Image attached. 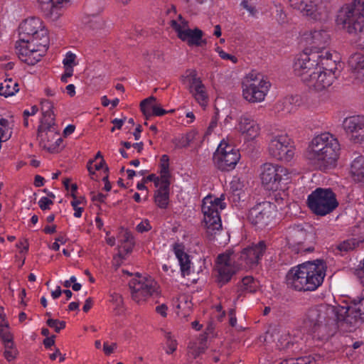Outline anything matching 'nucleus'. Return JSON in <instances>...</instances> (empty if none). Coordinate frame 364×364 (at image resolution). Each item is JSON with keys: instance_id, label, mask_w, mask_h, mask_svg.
<instances>
[{"instance_id": "nucleus-47", "label": "nucleus", "mask_w": 364, "mask_h": 364, "mask_svg": "<svg viewBox=\"0 0 364 364\" xmlns=\"http://www.w3.org/2000/svg\"><path fill=\"white\" fill-rule=\"evenodd\" d=\"M229 326L235 327L238 331L243 330L242 326H237V318L235 317L234 309H229Z\"/></svg>"}, {"instance_id": "nucleus-34", "label": "nucleus", "mask_w": 364, "mask_h": 364, "mask_svg": "<svg viewBox=\"0 0 364 364\" xmlns=\"http://www.w3.org/2000/svg\"><path fill=\"white\" fill-rule=\"evenodd\" d=\"M350 173L355 181L364 183V156L354 158L350 165Z\"/></svg>"}, {"instance_id": "nucleus-43", "label": "nucleus", "mask_w": 364, "mask_h": 364, "mask_svg": "<svg viewBox=\"0 0 364 364\" xmlns=\"http://www.w3.org/2000/svg\"><path fill=\"white\" fill-rule=\"evenodd\" d=\"M240 158L241 155L239 149L233 148L229 151V171L235 168Z\"/></svg>"}, {"instance_id": "nucleus-11", "label": "nucleus", "mask_w": 364, "mask_h": 364, "mask_svg": "<svg viewBox=\"0 0 364 364\" xmlns=\"http://www.w3.org/2000/svg\"><path fill=\"white\" fill-rule=\"evenodd\" d=\"M259 178L264 189L276 191L288 183L290 173L281 165L265 163L260 167Z\"/></svg>"}, {"instance_id": "nucleus-42", "label": "nucleus", "mask_w": 364, "mask_h": 364, "mask_svg": "<svg viewBox=\"0 0 364 364\" xmlns=\"http://www.w3.org/2000/svg\"><path fill=\"white\" fill-rule=\"evenodd\" d=\"M164 337L166 338V344L168 347L166 353H173L177 348L176 340L173 338L171 332L164 331Z\"/></svg>"}, {"instance_id": "nucleus-19", "label": "nucleus", "mask_w": 364, "mask_h": 364, "mask_svg": "<svg viewBox=\"0 0 364 364\" xmlns=\"http://www.w3.org/2000/svg\"><path fill=\"white\" fill-rule=\"evenodd\" d=\"M53 105L50 101L44 100L41 102V110L43 118L41 124L38 128V137L41 139V144L44 143L46 136L54 137L58 134L53 131L51 128L55 124V117L53 113Z\"/></svg>"}, {"instance_id": "nucleus-46", "label": "nucleus", "mask_w": 364, "mask_h": 364, "mask_svg": "<svg viewBox=\"0 0 364 364\" xmlns=\"http://www.w3.org/2000/svg\"><path fill=\"white\" fill-rule=\"evenodd\" d=\"M87 23H88V26L91 29L95 30V29H98L102 27V21L99 16H95L92 14V18L91 20H90L87 22Z\"/></svg>"}, {"instance_id": "nucleus-35", "label": "nucleus", "mask_w": 364, "mask_h": 364, "mask_svg": "<svg viewBox=\"0 0 364 364\" xmlns=\"http://www.w3.org/2000/svg\"><path fill=\"white\" fill-rule=\"evenodd\" d=\"M363 242V240H360V238L351 237L340 242L336 246V250H338V252H339L341 254L346 253L355 250Z\"/></svg>"}, {"instance_id": "nucleus-59", "label": "nucleus", "mask_w": 364, "mask_h": 364, "mask_svg": "<svg viewBox=\"0 0 364 364\" xmlns=\"http://www.w3.org/2000/svg\"><path fill=\"white\" fill-rule=\"evenodd\" d=\"M122 241L124 244L134 243V239L132 233L129 231H125L122 235Z\"/></svg>"}, {"instance_id": "nucleus-6", "label": "nucleus", "mask_w": 364, "mask_h": 364, "mask_svg": "<svg viewBox=\"0 0 364 364\" xmlns=\"http://www.w3.org/2000/svg\"><path fill=\"white\" fill-rule=\"evenodd\" d=\"M225 200V194L220 198H213L208 196L203 200L201 210L203 213V223L208 236L213 237L222 229V223L219 210H224L226 204L222 202Z\"/></svg>"}, {"instance_id": "nucleus-53", "label": "nucleus", "mask_w": 364, "mask_h": 364, "mask_svg": "<svg viewBox=\"0 0 364 364\" xmlns=\"http://www.w3.org/2000/svg\"><path fill=\"white\" fill-rule=\"evenodd\" d=\"M63 139L60 137H58L56 139L55 144H50L49 140L48 139V143H44L43 147L47 149L50 152H55L57 149V148L60 146V144L62 143Z\"/></svg>"}, {"instance_id": "nucleus-41", "label": "nucleus", "mask_w": 364, "mask_h": 364, "mask_svg": "<svg viewBox=\"0 0 364 364\" xmlns=\"http://www.w3.org/2000/svg\"><path fill=\"white\" fill-rule=\"evenodd\" d=\"M94 160H90L87 163V168L90 175L95 174V171H98L105 167V172L108 173L109 168L105 164L104 159L95 164H93Z\"/></svg>"}, {"instance_id": "nucleus-24", "label": "nucleus", "mask_w": 364, "mask_h": 364, "mask_svg": "<svg viewBox=\"0 0 364 364\" xmlns=\"http://www.w3.org/2000/svg\"><path fill=\"white\" fill-rule=\"evenodd\" d=\"M235 128L249 139H254L259 135V127L257 123L247 114H243L237 120Z\"/></svg>"}, {"instance_id": "nucleus-33", "label": "nucleus", "mask_w": 364, "mask_h": 364, "mask_svg": "<svg viewBox=\"0 0 364 364\" xmlns=\"http://www.w3.org/2000/svg\"><path fill=\"white\" fill-rule=\"evenodd\" d=\"M169 184L161 183L160 187L156 191L154 194V202L157 206L161 209H166L169 202Z\"/></svg>"}, {"instance_id": "nucleus-5", "label": "nucleus", "mask_w": 364, "mask_h": 364, "mask_svg": "<svg viewBox=\"0 0 364 364\" xmlns=\"http://www.w3.org/2000/svg\"><path fill=\"white\" fill-rule=\"evenodd\" d=\"M337 54L326 52L323 63H320L316 70L310 77L305 76V84L316 91H321L330 87L336 79L335 72L337 70Z\"/></svg>"}, {"instance_id": "nucleus-64", "label": "nucleus", "mask_w": 364, "mask_h": 364, "mask_svg": "<svg viewBox=\"0 0 364 364\" xmlns=\"http://www.w3.org/2000/svg\"><path fill=\"white\" fill-rule=\"evenodd\" d=\"M45 179L43 177L36 175L34 178V186L36 187H41L44 185Z\"/></svg>"}, {"instance_id": "nucleus-23", "label": "nucleus", "mask_w": 364, "mask_h": 364, "mask_svg": "<svg viewBox=\"0 0 364 364\" xmlns=\"http://www.w3.org/2000/svg\"><path fill=\"white\" fill-rule=\"evenodd\" d=\"M244 181L240 178L233 177L230 183L229 203L232 206L241 208L245 205V200L247 197L244 190Z\"/></svg>"}, {"instance_id": "nucleus-8", "label": "nucleus", "mask_w": 364, "mask_h": 364, "mask_svg": "<svg viewBox=\"0 0 364 364\" xmlns=\"http://www.w3.org/2000/svg\"><path fill=\"white\" fill-rule=\"evenodd\" d=\"M266 250L267 245L264 241L262 240L258 243H253L241 251L239 261L235 266L232 267L231 260L234 251L229 248V280L230 277L235 274L237 270L252 268L257 266L262 260Z\"/></svg>"}, {"instance_id": "nucleus-56", "label": "nucleus", "mask_w": 364, "mask_h": 364, "mask_svg": "<svg viewBox=\"0 0 364 364\" xmlns=\"http://www.w3.org/2000/svg\"><path fill=\"white\" fill-rule=\"evenodd\" d=\"M144 183H146V181H153L154 183V185L156 187H160L161 185V179L160 176H156L155 174L151 173L146 178L143 179Z\"/></svg>"}, {"instance_id": "nucleus-10", "label": "nucleus", "mask_w": 364, "mask_h": 364, "mask_svg": "<svg viewBox=\"0 0 364 364\" xmlns=\"http://www.w3.org/2000/svg\"><path fill=\"white\" fill-rule=\"evenodd\" d=\"M271 83L262 74L254 71L246 75L242 82V95L250 102H262L269 90Z\"/></svg>"}, {"instance_id": "nucleus-29", "label": "nucleus", "mask_w": 364, "mask_h": 364, "mask_svg": "<svg viewBox=\"0 0 364 364\" xmlns=\"http://www.w3.org/2000/svg\"><path fill=\"white\" fill-rule=\"evenodd\" d=\"M348 65L355 77L364 80V55L359 53L352 54L348 59Z\"/></svg>"}, {"instance_id": "nucleus-51", "label": "nucleus", "mask_w": 364, "mask_h": 364, "mask_svg": "<svg viewBox=\"0 0 364 364\" xmlns=\"http://www.w3.org/2000/svg\"><path fill=\"white\" fill-rule=\"evenodd\" d=\"M277 6V19L280 24L284 23L287 21V17L286 14L284 12L282 7L279 6Z\"/></svg>"}, {"instance_id": "nucleus-26", "label": "nucleus", "mask_w": 364, "mask_h": 364, "mask_svg": "<svg viewBox=\"0 0 364 364\" xmlns=\"http://www.w3.org/2000/svg\"><path fill=\"white\" fill-rule=\"evenodd\" d=\"M214 273L218 285L221 287L228 283V252L220 254L215 260Z\"/></svg>"}, {"instance_id": "nucleus-62", "label": "nucleus", "mask_w": 364, "mask_h": 364, "mask_svg": "<svg viewBox=\"0 0 364 364\" xmlns=\"http://www.w3.org/2000/svg\"><path fill=\"white\" fill-rule=\"evenodd\" d=\"M38 107L36 105H33L31 107V110L26 109L23 111V117H28L29 116L34 115L38 112Z\"/></svg>"}, {"instance_id": "nucleus-55", "label": "nucleus", "mask_w": 364, "mask_h": 364, "mask_svg": "<svg viewBox=\"0 0 364 364\" xmlns=\"http://www.w3.org/2000/svg\"><path fill=\"white\" fill-rule=\"evenodd\" d=\"M117 348V343H112L109 345L107 342H105L103 345V351L107 355L112 354L114 350Z\"/></svg>"}, {"instance_id": "nucleus-17", "label": "nucleus", "mask_w": 364, "mask_h": 364, "mask_svg": "<svg viewBox=\"0 0 364 364\" xmlns=\"http://www.w3.org/2000/svg\"><path fill=\"white\" fill-rule=\"evenodd\" d=\"M129 287L132 299L136 302L152 296L157 289L156 282L151 277H142L139 274L129 281Z\"/></svg>"}, {"instance_id": "nucleus-61", "label": "nucleus", "mask_w": 364, "mask_h": 364, "mask_svg": "<svg viewBox=\"0 0 364 364\" xmlns=\"http://www.w3.org/2000/svg\"><path fill=\"white\" fill-rule=\"evenodd\" d=\"M55 336L54 335L50 337L46 338L43 342L45 348H48L53 346L55 344Z\"/></svg>"}, {"instance_id": "nucleus-54", "label": "nucleus", "mask_w": 364, "mask_h": 364, "mask_svg": "<svg viewBox=\"0 0 364 364\" xmlns=\"http://www.w3.org/2000/svg\"><path fill=\"white\" fill-rule=\"evenodd\" d=\"M136 229L139 232L142 233L150 230L151 229V226L148 220H144L137 225Z\"/></svg>"}, {"instance_id": "nucleus-28", "label": "nucleus", "mask_w": 364, "mask_h": 364, "mask_svg": "<svg viewBox=\"0 0 364 364\" xmlns=\"http://www.w3.org/2000/svg\"><path fill=\"white\" fill-rule=\"evenodd\" d=\"M67 3H65L66 4ZM40 9L46 18L51 21H57L64 12V3L58 4V1L40 6Z\"/></svg>"}, {"instance_id": "nucleus-60", "label": "nucleus", "mask_w": 364, "mask_h": 364, "mask_svg": "<svg viewBox=\"0 0 364 364\" xmlns=\"http://www.w3.org/2000/svg\"><path fill=\"white\" fill-rule=\"evenodd\" d=\"M168 307L166 304H163L156 307V311L160 314L162 317L165 318L167 316Z\"/></svg>"}, {"instance_id": "nucleus-7", "label": "nucleus", "mask_w": 364, "mask_h": 364, "mask_svg": "<svg viewBox=\"0 0 364 364\" xmlns=\"http://www.w3.org/2000/svg\"><path fill=\"white\" fill-rule=\"evenodd\" d=\"M310 210L318 216H325L336 210L339 203L336 193L330 188H316L307 197Z\"/></svg>"}, {"instance_id": "nucleus-25", "label": "nucleus", "mask_w": 364, "mask_h": 364, "mask_svg": "<svg viewBox=\"0 0 364 364\" xmlns=\"http://www.w3.org/2000/svg\"><path fill=\"white\" fill-rule=\"evenodd\" d=\"M191 77L190 92L200 106L205 107L208 102V96L205 87L200 79L196 77V71L191 73Z\"/></svg>"}, {"instance_id": "nucleus-16", "label": "nucleus", "mask_w": 364, "mask_h": 364, "mask_svg": "<svg viewBox=\"0 0 364 364\" xmlns=\"http://www.w3.org/2000/svg\"><path fill=\"white\" fill-rule=\"evenodd\" d=\"M268 151L272 157L285 162L290 161L294 155L291 139L286 134L272 136L269 143Z\"/></svg>"}, {"instance_id": "nucleus-52", "label": "nucleus", "mask_w": 364, "mask_h": 364, "mask_svg": "<svg viewBox=\"0 0 364 364\" xmlns=\"http://www.w3.org/2000/svg\"><path fill=\"white\" fill-rule=\"evenodd\" d=\"M76 58V55L72 53H68L63 63L64 68H73L74 61Z\"/></svg>"}, {"instance_id": "nucleus-48", "label": "nucleus", "mask_w": 364, "mask_h": 364, "mask_svg": "<svg viewBox=\"0 0 364 364\" xmlns=\"http://www.w3.org/2000/svg\"><path fill=\"white\" fill-rule=\"evenodd\" d=\"M81 203V200L78 199H75L71 201V205L73 208L75 213L74 216L75 218H80L82 216V213L83 211V208L78 207V205Z\"/></svg>"}, {"instance_id": "nucleus-58", "label": "nucleus", "mask_w": 364, "mask_h": 364, "mask_svg": "<svg viewBox=\"0 0 364 364\" xmlns=\"http://www.w3.org/2000/svg\"><path fill=\"white\" fill-rule=\"evenodd\" d=\"M110 301L115 304L117 306H120L121 304H122L123 299L122 296L120 294L114 292L110 294Z\"/></svg>"}, {"instance_id": "nucleus-49", "label": "nucleus", "mask_w": 364, "mask_h": 364, "mask_svg": "<svg viewBox=\"0 0 364 364\" xmlns=\"http://www.w3.org/2000/svg\"><path fill=\"white\" fill-rule=\"evenodd\" d=\"M52 204L53 200L47 197H42L38 201V205L42 210H49L50 205Z\"/></svg>"}, {"instance_id": "nucleus-45", "label": "nucleus", "mask_w": 364, "mask_h": 364, "mask_svg": "<svg viewBox=\"0 0 364 364\" xmlns=\"http://www.w3.org/2000/svg\"><path fill=\"white\" fill-rule=\"evenodd\" d=\"M46 324L49 327L53 328L56 333H59L61 329H63L65 328L66 323H65V321H59L58 319L48 318L46 321Z\"/></svg>"}, {"instance_id": "nucleus-18", "label": "nucleus", "mask_w": 364, "mask_h": 364, "mask_svg": "<svg viewBox=\"0 0 364 364\" xmlns=\"http://www.w3.org/2000/svg\"><path fill=\"white\" fill-rule=\"evenodd\" d=\"M275 209L276 205L274 204L269 201H264L250 210L248 220L258 228H263L274 219Z\"/></svg>"}, {"instance_id": "nucleus-15", "label": "nucleus", "mask_w": 364, "mask_h": 364, "mask_svg": "<svg viewBox=\"0 0 364 364\" xmlns=\"http://www.w3.org/2000/svg\"><path fill=\"white\" fill-rule=\"evenodd\" d=\"M49 40L46 43L42 41L16 43V53L19 59L29 65L39 62L47 52Z\"/></svg>"}, {"instance_id": "nucleus-31", "label": "nucleus", "mask_w": 364, "mask_h": 364, "mask_svg": "<svg viewBox=\"0 0 364 364\" xmlns=\"http://www.w3.org/2000/svg\"><path fill=\"white\" fill-rule=\"evenodd\" d=\"M156 100V98L154 96H151L148 98L144 99L142 100L140 103V109L141 112L148 117L149 116L154 115V116H163L168 112H173L174 110L171 109L170 111H166L164 109L157 106V105H153L151 107L152 108V113L150 114L147 112V108L149 107L153 102H154Z\"/></svg>"}, {"instance_id": "nucleus-38", "label": "nucleus", "mask_w": 364, "mask_h": 364, "mask_svg": "<svg viewBox=\"0 0 364 364\" xmlns=\"http://www.w3.org/2000/svg\"><path fill=\"white\" fill-rule=\"evenodd\" d=\"M0 338L4 343L6 348H11L13 346V336L9 330V323H0Z\"/></svg>"}, {"instance_id": "nucleus-22", "label": "nucleus", "mask_w": 364, "mask_h": 364, "mask_svg": "<svg viewBox=\"0 0 364 364\" xmlns=\"http://www.w3.org/2000/svg\"><path fill=\"white\" fill-rule=\"evenodd\" d=\"M343 125L354 143H360L364 140V116L357 115L347 117L343 121Z\"/></svg>"}, {"instance_id": "nucleus-13", "label": "nucleus", "mask_w": 364, "mask_h": 364, "mask_svg": "<svg viewBox=\"0 0 364 364\" xmlns=\"http://www.w3.org/2000/svg\"><path fill=\"white\" fill-rule=\"evenodd\" d=\"M323 51H313L312 49L305 48L296 58L293 68L294 74L301 77L305 83V76L310 77L320 63H323Z\"/></svg>"}, {"instance_id": "nucleus-40", "label": "nucleus", "mask_w": 364, "mask_h": 364, "mask_svg": "<svg viewBox=\"0 0 364 364\" xmlns=\"http://www.w3.org/2000/svg\"><path fill=\"white\" fill-rule=\"evenodd\" d=\"M240 6L245 10L247 16L252 18H257L259 11L256 8V4L253 0H242Z\"/></svg>"}, {"instance_id": "nucleus-12", "label": "nucleus", "mask_w": 364, "mask_h": 364, "mask_svg": "<svg viewBox=\"0 0 364 364\" xmlns=\"http://www.w3.org/2000/svg\"><path fill=\"white\" fill-rule=\"evenodd\" d=\"M289 6L308 21L325 22L329 18V9L321 0H289Z\"/></svg>"}, {"instance_id": "nucleus-14", "label": "nucleus", "mask_w": 364, "mask_h": 364, "mask_svg": "<svg viewBox=\"0 0 364 364\" xmlns=\"http://www.w3.org/2000/svg\"><path fill=\"white\" fill-rule=\"evenodd\" d=\"M19 40L16 43H25L30 42L49 40L48 31L43 25L42 21L36 17H31L23 21L18 27Z\"/></svg>"}, {"instance_id": "nucleus-36", "label": "nucleus", "mask_w": 364, "mask_h": 364, "mask_svg": "<svg viewBox=\"0 0 364 364\" xmlns=\"http://www.w3.org/2000/svg\"><path fill=\"white\" fill-rule=\"evenodd\" d=\"M259 288V282L252 277H245L239 285V289L242 292L255 293Z\"/></svg>"}, {"instance_id": "nucleus-21", "label": "nucleus", "mask_w": 364, "mask_h": 364, "mask_svg": "<svg viewBox=\"0 0 364 364\" xmlns=\"http://www.w3.org/2000/svg\"><path fill=\"white\" fill-rule=\"evenodd\" d=\"M308 47L306 48L312 49L313 51H323V55H326V46L328 44L330 36L326 30H314L309 33H304L303 36Z\"/></svg>"}, {"instance_id": "nucleus-50", "label": "nucleus", "mask_w": 364, "mask_h": 364, "mask_svg": "<svg viewBox=\"0 0 364 364\" xmlns=\"http://www.w3.org/2000/svg\"><path fill=\"white\" fill-rule=\"evenodd\" d=\"M218 110V109H216ZM218 120V112H215V115L212 117L211 122L207 129L205 135H210L213 132V129L216 127Z\"/></svg>"}, {"instance_id": "nucleus-30", "label": "nucleus", "mask_w": 364, "mask_h": 364, "mask_svg": "<svg viewBox=\"0 0 364 364\" xmlns=\"http://www.w3.org/2000/svg\"><path fill=\"white\" fill-rule=\"evenodd\" d=\"M299 101V97L298 95L287 96L276 103L274 109L276 112H282L284 114L291 113L295 110Z\"/></svg>"}, {"instance_id": "nucleus-44", "label": "nucleus", "mask_w": 364, "mask_h": 364, "mask_svg": "<svg viewBox=\"0 0 364 364\" xmlns=\"http://www.w3.org/2000/svg\"><path fill=\"white\" fill-rule=\"evenodd\" d=\"M169 164H160V179L162 184H171Z\"/></svg>"}, {"instance_id": "nucleus-4", "label": "nucleus", "mask_w": 364, "mask_h": 364, "mask_svg": "<svg viewBox=\"0 0 364 364\" xmlns=\"http://www.w3.org/2000/svg\"><path fill=\"white\" fill-rule=\"evenodd\" d=\"M337 21L353 35L355 45L364 50V1L353 0L343 5L338 11Z\"/></svg>"}, {"instance_id": "nucleus-39", "label": "nucleus", "mask_w": 364, "mask_h": 364, "mask_svg": "<svg viewBox=\"0 0 364 364\" xmlns=\"http://www.w3.org/2000/svg\"><path fill=\"white\" fill-rule=\"evenodd\" d=\"M279 364H317L315 357L309 355L297 358H289L282 361Z\"/></svg>"}, {"instance_id": "nucleus-1", "label": "nucleus", "mask_w": 364, "mask_h": 364, "mask_svg": "<svg viewBox=\"0 0 364 364\" xmlns=\"http://www.w3.org/2000/svg\"><path fill=\"white\" fill-rule=\"evenodd\" d=\"M364 321V295L346 301V306L335 307L321 304L311 307L304 320V328L309 333H314L323 326L339 321L353 323Z\"/></svg>"}, {"instance_id": "nucleus-9", "label": "nucleus", "mask_w": 364, "mask_h": 364, "mask_svg": "<svg viewBox=\"0 0 364 364\" xmlns=\"http://www.w3.org/2000/svg\"><path fill=\"white\" fill-rule=\"evenodd\" d=\"M314 235L304 225H294L286 230V240L289 250L294 254H306L314 251Z\"/></svg>"}, {"instance_id": "nucleus-3", "label": "nucleus", "mask_w": 364, "mask_h": 364, "mask_svg": "<svg viewBox=\"0 0 364 364\" xmlns=\"http://www.w3.org/2000/svg\"><path fill=\"white\" fill-rule=\"evenodd\" d=\"M340 144L337 139L328 132L314 136L311 141L306 156L311 163L321 171H326L336 165Z\"/></svg>"}, {"instance_id": "nucleus-2", "label": "nucleus", "mask_w": 364, "mask_h": 364, "mask_svg": "<svg viewBox=\"0 0 364 364\" xmlns=\"http://www.w3.org/2000/svg\"><path fill=\"white\" fill-rule=\"evenodd\" d=\"M325 276V263L316 259L292 267L286 275V282L295 291H313L323 284Z\"/></svg>"}, {"instance_id": "nucleus-63", "label": "nucleus", "mask_w": 364, "mask_h": 364, "mask_svg": "<svg viewBox=\"0 0 364 364\" xmlns=\"http://www.w3.org/2000/svg\"><path fill=\"white\" fill-rule=\"evenodd\" d=\"M93 305V300L91 297L87 298L85 301V304L82 307V310L84 312H87L92 306Z\"/></svg>"}, {"instance_id": "nucleus-37", "label": "nucleus", "mask_w": 364, "mask_h": 364, "mask_svg": "<svg viewBox=\"0 0 364 364\" xmlns=\"http://www.w3.org/2000/svg\"><path fill=\"white\" fill-rule=\"evenodd\" d=\"M18 85L12 79L5 80L0 85V95L6 97L14 95L18 90Z\"/></svg>"}, {"instance_id": "nucleus-57", "label": "nucleus", "mask_w": 364, "mask_h": 364, "mask_svg": "<svg viewBox=\"0 0 364 364\" xmlns=\"http://www.w3.org/2000/svg\"><path fill=\"white\" fill-rule=\"evenodd\" d=\"M73 75V68H65V73L61 76V81L64 83L68 82V78Z\"/></svg>"}, {"instance_id": "nucleus-32", "label": "nucleus", "mask_w": 364, "mask_h": 364, "mask_svg": "<svg viewBox=\"0 0 364 364\" xmlns=\"http://www.w3.org/2000/svg\"><path fill=\"white\" fill-rule=\"evenodd\" d=\"M175 255L179 262L181 274L183 276L191 273V260L189 255L181 248V245L176 244L173 247Z\"/></svg>"}, {"instance_id": "nucleus-27", "label": "nucleus", "mask_w": 364, "mask_h": 364, "mask_svg": "<svg viewBox=\"0 0 364 364\" xmlns=\"http://www.w3.org/2000/svg\"><path fill=\"white\" fill-rule=\"evenodd\" d=\"M228 142L223 139L213 154V161L216 168L221 171H228Z\"/></svg>"}, {"instance_id": "nucleus-20", "label": "nucleus", "mask_w": 364, "mask_h": 364, "mask_svg": "<svg viewBox=\"0 0 364 364\" xmlns=\"http://www.w3.org/2000/svg\"><path fill=\"white\" fill-rule=\"evenodd\" d=\"M170 26L177 33L178 38L186 42L189 46H201L206 43V41L202 39L203 32L199 28L182 29L181 24H178V21L174 19L170 21Z\"/></svg>"}]
</instances>
